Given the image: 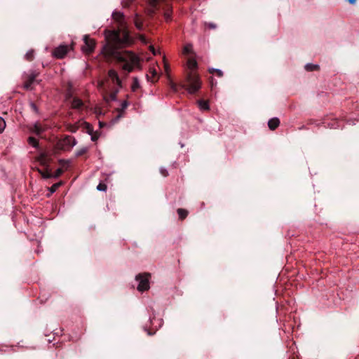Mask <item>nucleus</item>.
<instances>
[{"instance_id": "1", "label": "nucleus", "mask_w": 359, "mask_h": 359, "mask_svg": "<svg viewBox=\"0 0 359 359\" xmlns=\"http://www.w3.org/2000/svg\"><path fill=\"white\" fill-rule=\"evenodd\" d=\"M108 44L104 47V53L107 55L116 54V49L128 46L130 43V37L127 32L124 31L121 35L119 31H109L106 34Z\"/></svg>"}, {"instance_id": "2", "label": "nucleus", "mask_w": 359, "mask_h": 359, "mask_svg": "<svg viewBox=\"0 0 359 359\" xmlns=\"http://www.w3.org/2000/svg\"><path fill=\"white\" fill-rule=\"evenodd\" d=\"M186 83L182 85V88L186 89L190 94L196 93L201 88V81L199 76L195 72L187 73Z\"/></svg>"}, {"instance_id": "3", "label": "nucleus", "mask_w": 359, "mask_h": 359, "mask_svg": "<svg viewBox=\"0 0 359 359\" xmlns=\"http://www.w3.org/2000/svg\"><path fill=\"white\" fill-rule=\"evenodd\" d=\"M118 58L121 61H127L123 65V69L128 72H132L134 67L137 65L139 63V58L133 53L129 52L124 53Z\"/></svg>"}, {"instance_id": "4", "label": "nucleus", "mask_w": 359, "mask_h": 359, "mask_svg": "<svg viewBox=\"0 0 359 359\" xmlns=\"http://www.w3.org/2000/svg\"><path fill=\"white\" fill-rule=\"evenodd\" d=\"M76 143L77 142L74 137L66 135L63 139L57 142L56 149L62 151H69Z\"/></svg>"}, {"instance_id": "5", "label": "nucleus", "mask_w": 359, "mask_h": 359, "mask_svg": "<svg viewBox=\"0 0 359 359\" xmlns=\"http://www.w3.org/2000/svg\"><path fill=\"white\" fill-rule=\"evenodd\" d=\"M149 278L150 273H140L136 276L135 279L139 282L137 287L139 291L144 292L149 289Z\"/></svg>"}, {"instance_id": "6", "label": "nucleus", "mask_w": 359, "mask_h": 359, "mask_svg": "<svg viewBox=\"0 0 359 359\" xmlns=\"http://www.w3.org/2000/svg\"><path fill=\"white\" fill-rule=\"evenodd\" d=\"M72 49V46L61 44L53 50L52 55L57 59H62Z\"/></svg>"}, {"instance_id": "7", "label": "nucleus", "mask_w": 359, "mask_h": 359, "mask_svg": "<svg viewBox=\"0 0 359 359\" xmlns=\"http://www.w3.org/2000/svg\"><path fill=\"white\" fill-rule=\"evenodd\" d=\"M83 42L84 45L81 47V50L84 53L90 54L95 49V41L90 38L88 35H84Z\"/></svg>"}, {"instance_id": "8", "label": "nucleus", "mask_w": 359, "mask_h": 359, "mask_svg": "<svg viewBox=\"0 0 359 359\" xmlns=\"http://www.w3.org/2000/svg\"><path fill=\"white\" fill-rule=\"evenodd\" d=\"M39 76V73L36 71H31L25 76L23 88L26 90H31L32 85L36 81V78Z\"/></svg>"}, {"instance_id": "9", "label": "nucleus", "mask_w": 359, "mask_h": 359, "mask_svg": "<svg viewBox=\"0 0 359 359\" xmlns=\"http://www.w3.org/2000/svg\"><path fill=\"white\" fill-rule=\"evenodd\" d=\"M129 103L128 101L124 100L121 102V107L116 109L118 111L117 116L114 118V121L116 122L118 121L121 117L124 115V111L126 109V108L128 107Z\"/></svg>"}, {"instance_id": "10", "label": "nucleus", "mask_w": 359, "mask_h": 359, "mask_svg": "<svg viewBox=\"0 0 359 359\" xmlns=\"http://www.w3.org/2000/svg\"><path fill=\"white\" fill-rule=\"evenodd\" d=\"M280 125V120L278 118L274 117L269 120L268 126L270 130H276Z\"/></svg>"}, {"instance_id": "11", "label": "nucleus", "mask_w": 359, "mask_h": 359, "mask_svg": "<svg viewBox=\"0 0 359 359\" xmlns=\"http://www.w3.org/2000/svg\"><path fill=\"white\" fill-rule=\"evenodd\" d=\"M109 77L112 80L113 82L121 86V80L118 76L117 72L114 69H110L108 72Z\"/></svg>"}, {"instance_id": "12", "label": "nucleus", "mask_w": 359, "mask_h": 359, "mask_svg": "<svg viewBox=\"0 0 359 359\" xmlns=\"http://www.w3.org/2000/svg\"><path fill=\"white\" fill-rule=\"evenodd\" d=\"M112 18L115 21L122 23L124 20V15L121 11H115L112 13Z\"/></svg>"}, {"instance_id": "13", "label": "nucleus", "mask_w": 359, "mask_h": 359, "mask_svg": "<svg viewBox=\"0 0 359 359\" xmlns=\"http://www.w3.org/2000/svg\"><path fill=\"white\" fill-rule=\"evenodd\" d=\"M187 68L190 70L189 72H194L197 69L198 64L194 58H189L187 62Z\"/></svg>"}, {"instance_id": "14", "label": "nucleus", "mask_w": 359, "mask_h": 359, "mask_svg": "<svg viewBox=\"0 0 359 359\" xmlns=\"http://www.w3.org/2000/svg\"><path fill=\"white\" fill-rule=\"evenodd\" d=\"M158 0H149L150 8H148V14L152 15L156 12V5Z\"/></svg>"}, {"instance_id": "15", "label": "nucleus", "mask_w": 359, "mask_h": 359, "mask_svg": "<svg viewBox=\"0 0 359 359\" xmlns=\"http://www.w3.org/2000/svg\"><path fill=\"white\" fill-rule=\"evenodd\" d=\"M44 130L45 128L40 126L38 123H34L33 127L30 129L31 132L35 133L37 135H41Z\"/></svg>"}, {"instance_id": "16", "label": "nucleus", "mask_w": 359, "mask_h": 359, "mask_svg": "<svg viewBox=\"0 0 359 359\" xmlns=\"http://www.w3.org/2000/svg\"><path fill=\"white\" fill-rule=\"evenodd\" d=\"M83 105V102L81 99L78 97H74L71 104V107L72 109H80Z\"/></svg>"}, {"instance_id": "17", "label": "nucleus", "mask_w": 359, "mask_h": 359, "mask_svg": "<svg viewBox=\"0 0 359 359\" xmlns=\"http://www.w3.org/2000/svg\"><path fill=\"white\" fill-rule=\"evenodd\" d=\"M36 161L41 165H47L48 163V159L47 158V156L46 154L42 153L37 158Z\"/></svg>"}, {"instance_id": "18", "label": "nucleus", "mask_w": 359, "mask_h": 359, "mask_svg": "<svg viewBox=\"0 0 359 359\" xmlns=\"http://www.w3.org/2000/svg\"><path fill=\"white\" fill-rule=\"evenodd\" d=\"M157 72L154 67L149 68V74H147V78L151 81H156Z\"/></svg>"}, {"instance_id": "19", "label": "nucleus", "mask_w": 359, "mask_h": 359, "mask_svg": "<svg viewBox=\"0 0 359 359\" xmlns=\"http://www.w3.org/2000/svg\"><path fill=\"white\" fill-rule=\"evenodd\" d=\"M177 212L180 220H184L188 216L189 214L188 210L184 208H178L177 210Z\"/></svg>"}, {"instance_id": "20", "label": "nucleus", "mask_w": 359, "mask_h": 359, "mask_svg": "<svg viewBox=\"0 0 359 359\" xmlns=\"http://www.w3.org/2000/svg\"><path fill=\"white\" fill-rule=\"evenodd\" d=\"M305 69L309 72L318 71L320 69V66L316 64L308 63L305 65Z\"/></svg>"}, {"instance_id": "21", "label": "nucleus", "mask_w": 359, "mask_h": 359, "mask_svg": "<svg viewBox=\"0 0 359 359\" xmlns=\"http://www.w3.org/2000/svg\"><path fill=\"white\" fill-rule=\"evenodd\" d=\"M198 104L201 110L207 111L210 109L209 104L205 100H199Z\"/></svg>"}, {"instance_id": "22", "label": "nucleus", "mask_w": 359, "mask_h": 359, "mask_svg": "<svg viewBox=\"0 0 359 359\" xmlns=\"http://www.w3.org/2000/svg\"><path fill=\"white\" fill-rule=\"evenodd\" d=\"M27 142L29 145L32 146L34 148H37L39 147V141L34 137H29L27 139Z\"/></svg>"}, {"instance_id": "23", "label": "nucleus", "mask_w": 359, "mask_h": 359, "mask_svg": "<svg viewBox=\"0 0 359 359\" xmlns=\"http://www.w3.org/2000/svg\"><path fill=\"white\" fill-rule=\"evenodd\" d=\"M117 93H118L117 90L110 93V95L107 97L104 98L106 102H109V101H115V100H116Z\"/></svg>"}, {"instance_id": "24", "label": "nucleus", "mask_w": 359, "mask_h": 359, "mask_svg": "<svg viewBox=\"0 0 359 359\" xmlns=\"http://www.w3.org/2000/svg\"><path fill=\"white\" fill-rule=\"evenodd\" d=\"M208 72L210 73V74H215L217 76L219 77H222L223 76V72L221 69H215V68H210L208 69Z\"/></svg>"}, {"instance_id": "25", "label": "nucleus", "mask_w": 359, "mask_h": 359, "mask_svg": "<svg viewBox=\"0 0 359 359\" xmlns=\"http://www.w3.org/2000/svg\"><path fill=\"white\" fill-rule=\"evenodd\" d=\"M79 125L76 124H68L67 126V129L71 133H76L79 130Z\"/></svg>"}, {"instance_id": "26", "label": "nucleus", "mask_w": 359, "mask_h": 359, "mask_svg": "<svg viewBox=\"0 0 359 359\" xmlns=\"http://www.w3.org/2000/svg\"><path fill=\"white\" fill-rule=\"evenodd\" d=\"M193 51V46L191 44L189 43L184 46L183 48V54L187 55L189 53H191Z\"/></svg>"}, {"instance_id": "27", "label": "nucleus", "mask_w": 359, "mask_h": 359, "mask_svg": "<svg viewBox=\"0 0 359 359\" xmlns=\"http://www.w3.org/2000/svg\"><path fill=\"white\" fill-rule=\"evenodd\" d=\"M60 184H61L60 182L55 183V184H53L50 187H49L48 190L50 191V194L48 195V196L50 194H53V193H55L56 191V190L58 189V187L60 186Z\"/></svg>"}, {"instance_id": "28", "label": "nucleus", "mask_w": 359, "mask_h": 359, "mask_svg": "<svg viewBox=\"0 0 359 359\" xmlns=\"http://www.w3.org/2000/svg\"><path fill=\"white\" fill-rule=\"evenodd\" d=\"M83 125L89 135H92L94 132L93 126L88 122H83Z\"/></svg>"}, {"instance_id": "29", "label": "nucleus", "mask_w": 359, "mask_h": 359, "mask_svg": "<svg viewBox=\"0 0 359 359\" xmlns=\"http://www.w3.org/2000/svg\"><path fill=\"white\" fill-rule=\"evenodd\" d=\"M25 59L27 61L33 60V59H34V50H30L27 51V53L25 54Z\"/></svg>"}, {"instance_id": "30", "label": "nucleus", "mask_w": 359, "mask_h": 359, "mask_svg": "<svg viewBox=\"0 0 359 359\" xmlns=\"http://www.w3.org/2000/svg\"><path fill=\"white\" fill-rule=\"evenodd\" d=\"M6 128V121L0 116V134L2 133Z\"/></svg>"}, {"instance_id": "31", "label": "nucleus", "mask_w": 359, "mask_h": 359, "mask_svg": "<svg viewBox=\"0 0 359 359\" xmlns=\"http://www.w3.org/2000/svg\"><path fill=\"white\" fill-rule=\"evenodd\" d=\"M88 151V148L87 147H83L81 149H80L79 150H78L76 153V156H80L83 154H84L85 153H86Z\"/></svg>"}, {"instance_id": "32", "label": "nucleus", "mask_w": 359, "mask_h": 359, "mask_svg": "<svg viewBox=\"0 0 359 359\" xmlns=\"http://www.w3.org/2000/svg\"><path fill=\"white\" fill-rule=\"evenodd\" d=\"M107 189V187L105 184L104 183H100L97 186V189L98 191H105Z\"/></svg>"}, {"instance_id": "33", "label": "nucleus", "mask_w": 359, "mask_h": 359, "mask_svg": "<svg viewBox=\"0 0 359 359\" xmlns=\"http://www.w3.org/2000/svg\"><path fill=\"white\" fill-rule=\"evenodd\" d=\"M137 88H139V82L137 79L135 78L133 80V84L132 86V89L133 91H135Z\"/></svg>"}, {"instance_id": "34", "label": "nucleus", "mask_w": 359, "mask_h": 359, "mask_svg": "<svg viewBox=\"0 0 359 359\" xmlns=\"http://www.w3.org/2000/svg\"><path fill=\"white\" fill-rule=\"evenodd\" d=\"M151 325H154V327L156 328L157 327H160L161 325H162V320L161 319H158L156 322V324L155 325V323H154V320H151Z\"/></svg>"}, {"instance_id": "35", "label": "nucleus", "mask_w": 359, "mask_h": 359, "mask_svg": "<svg viewBox=\"0 0 359 359\" xmlns=\"http://www.w3.org/2000/svg\"><path fill=\"white\" fill-rule=\"evenodd\" d=\"M135 25L139 30H141L142 29V26H143L142 22L141 21H140L139 20H137V19L135 20Z\"/></svg>"}, {"instance_id": "36", "label": "nucleus", "mask_w": 359, "mask_h": 359, "mask_svg": "<svg viewBox=\"0 0 359 359\" xmlns=\"http://www.w3.org/2000/svg\"><path fill=\"white\" fill-rule=\"evenodd\" d=\"M170 86L172 88V90L175 92L177 91V85L172 81H170Z\"/></svg>"}, {"instance_id": "37", "label": "nucleus", "mask_w": 359, "mask_h": 359, "mask_svg": "<svg viewBox=\"0 0 359 359\" xmlns=\"http://www.w3.org/2000/svg\"><path fill=\"white\" fill-rule=\"evenodd\" d=\"M91 136V140L92 141H96L98 137H99V135L97 133H93L92 135H90Z\"/></svg>"}, {"instance_id": "38", "label": "nucleus", "mask_w": 359, "mask_h": 359, "mask_svg": "<svg viewBox=\"0 0 359 359\" xmlns=\"http://www.w3.org/2000/svg\"><path fill=\"white\" fill-rule=\"evenodd\" d=\"M30 107L34 112H36V113L39 112L38 108L34 102L30 103Z\"/></svg>"}, {"instance_id": "39", "label": "nucleus", "mask_w": 359, "mask_h": 359, "mask_svg": "<svg viewBox=\"0 0 359 359\" xmlns=\"http://www.w3.org/2000/svg\"><path fill=\"white\" fill-rule=\"evenodd\" d=\"M164 17L166 20H168L170 19L171 17V13L170 11H167L164 13Z\"/></svg>"}, {"instance_id": "40", "label": "nucleus", "mask_w": 359, "mask_h": 359, "mask_svg": "<svg viewBox=\"0 0 359 359\" xmlns=\"http://www.w3.org/2000/svg\"><path fill=\"white\" fill-rule=\"evenodd\" d=\"M94 112L97 114V115H100L102 114V110L100 107H95V110H94Z\"/></svg>"}, {"instance_id": "41", "label": "nucleus", "mask_w": 359, "mask_h": 359, "mask_svg": "<svg viewBox=\"0 0 359 359\" xmlns=\"http://www.w3.org/2000/svg\"><path fill=\"white\" fill-rule=\"evenodd\" d=\"M39 172L41 174V175L43 176V177L44 178H49L50 177V175L49 174H45L44 172H43L41 170H39Z\"/></svg>"}, {"instance_id": "42", "label": "nucleus", "mask_w": 359, "mask_h": 359, "mask_svg": "<svg viewBox=\"0 0 359 359\" xmlns=\"http://www.w3.org/2000/svg\"><path fill=\"white\" fill-rule=\"evenodd\" d=\"M161 174L164 176V177H166L168 175V171L165 170V169H161Z\"/></svg>"}, {"instance_id": "43", "label": "nucleus", "mask_w": 359, "mask_h": 359, "mask_svg": "<svg viewBox=\"0 0 359 359\" xmlns=\"http://www.w3.org/2000/svg\"><path fill=\"white\" fill-rule=\"evenodd\" d=\"M150 50L152 52L154 55H156L157 53H160L159 51L156 52L154 47L153 46H150Z\"/></svg>"}, {"instance_id": "44", "label": "nucleus", "mask_w": 359, "mask_h": 359, "mask_svg": "<svg viewBox=\"0 0 359 359\" xmlns=\"http://www.w3.org/2000/svg\"><path fill=\"white\" fill-rule=\"evenodd\" d=\"M150 50L152 52L154 55H156L157 53H160L159 51L156 52L154 47L153 46H150Z\"/></svg>"}, {"instance_id": "45", "label": "nucleus", "mask_w": 359, "mask_h": 359, "mask_svg": "<svg viewBox=\"0 0 359 359\" xmlns=\"http://www.w3.org/2000/svg\"><path fill=\"white\" fill-rule=\"evenodd\" d=\"M164 67H165V71L166 72H168V71H169V66H168V65L167 63H165Z\"/></svg>"}, {"instance_id": "46", "label": "nucleus", "mask_w": 359, "mask_h": 359, "mask_svg": "<svg viewBox=\"0 0 359 359\" xmlns=\"http://www.w3.org/2000/svg\"><path fill=\"white\" fill-rule=\"evenodd\" d=\"M62 173V170L60 168L56 170V176H59Z\"/></svg>"}, {"instance_id": "47", "label": "nucleus", "mask_w": 359, "mask_h": 359, "mask_svg": "<svg viewBox=\"0 0 359 359\" xmlns=\"http://www.w3.org/2000/svg\"><path fill=\"white\" fill-rule=\"evenodd\" d=\"M348 1L349 2V4H353L355 3L356 0H348Z\"/></svg>"}, {"instance_id": "48", "label": "nucleus", "mask_w": 359, "mask_h": 359, "mask_svg": "<svg viewBox=\"0 0 359 359\" xmlns=\"http://www.w3.org/2000/svg\"><path fill=\"white\" fill-rule=\"evenodd\" d=\"M208 27H209L210 28H212V29H213V28H215V25H213L212 24H209V25H208Z\"/></svg>"}]
</instances>
